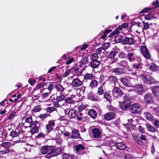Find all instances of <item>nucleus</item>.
Returning a JSON list of instances; mask_svg holds the SVG:
<instances>
[{
    "mask_svg": "<svg viewBox=\"0 0 159 159\" xmlns=\"http://www.w3.org/2000/svg\"><path fill=\"white\" fill-rule=\"evenodd\" d=\"M82 83V82L79 79L76 78L73 80L72 85L73 87H78L80 86Z\"/></svg>",
    "mask_w": 159,
    "mask_h": 159,
    "instance_id": "obj_16",
    "label": "nucleus"
},
{
    "mask_svg": "<svg viewBox=\"0 0 159 159\" xmlns=\"http://www.w3.org/2000/svg\"><path fill=\"white\" fill-rule=\"evenodd\" d=\"M54 83L55 87L57 91L61 93L64 90L65 88L60 84L57 82H55Z\"/></svg>",
    "mask_w": 159,
    "mask_h": 159,
    "instance_id": "obj_21",
    "label": "nucleus"
},
{
    "mask_svg": "<svg viewBox=\"0 0 159 159\" xmlns=\"http://www.w3.org/2000/svg\"><path fill=\"white\" fill-rule=\"evenodd\" d=\"M122 37L120 36H117L115 38V40L116 43H119L121 41Z\"/></svg>",
    "mask_w": 159,
    "mask_h": 159,
    "instance_id": "obj_55",
    "label": "nucleus"
},
{
    "mask_svg": "<svg viewBox=\"0 0 159 159\" xmlns=\"http://www.w3.org/2000/svg\"><path fill=\"white\" fill-rule=\"evenodd\" d=\"M153 124L155 126L158 128L159 127V120H156L154 121Z\"/></svg>",
    "mask_w": 159,
    "mask_h": 159,
    "instance_id": "obj_64",
    "label": "nucleus"
},
{
    "mask_svg": "<svg viewBox=\"0 0 159 159\" xmlns=\"http://www.w3.org/2000/svg\"><path fill=\"white\" fill-rule=\"evenodd\" d=\"M84 80H92L93 75L92 74L87 73L84 76Z\"/></svg>",
    "mask_w": 159,
    "mask_h": 159,
    "instance_id": "obj_38",
    "label": "nucleus"
},
{
    "mask_svg": "<svg viewBox=\"0 0 159 159\" xmlns=\"http://www.w3.org/2000/svg\"><path fill=\"white\" fill-rule=\"evenodd\" d=\"M77 119L78 121H81L82 120L83 118L84 117L83 114L80 113L79 114L77 113Z\"/></svg>",
    "mask_w": 159,
    "mask_h": 159,
    "instance_id": "obj_52",
    "label": "nucleus"
},
{
    "mask_svg": "<svg viewBox=\"0 0 159 159\" xmlns=\"http://www.w3.org/2000/svg\"><path fill=\"white\" fill-rule=\"evenodd\" d=\"M98 56L97 53H94L91 55L90 56V59L91 61H98Z\"/></svg>",
    "mask_w": 159,
    "mask_h": 159,
    "instance_id": "obj_43",
    "label": "nucleus"
},
{
    "mask_svg": "<svg viewBox=\"0 0 159 159\" xmlns=\"http://www.w3.org/2000/svg\"><path fill=\"white\" fill-rule=\"evenodd\" d=\"M75 95H72L71 97L66 98L65 99V102L66 103L69 104L73 103L75 102Z\"/></svg>",
    "mask_w": 159,
    "mask_h": 159,
    "instance_id": "obj_22",
    "label": "nucleus"
},
{
    "mask_svg": "<svg viewBox=\"0 0 159 159\" xmlns=\"http://www.w3.org/2000/svg\"><path fill=\"white\" fill-rule=\"evenodd\" d=\"M65 97L64 95L61 94L59 96H57L56 100L58 102H61L63 101L65 98Z\"/></svg>",
    "mask_w": 159,
    "mask_h": 159,
    "instance_id": "obj_50",
    "label": "nucleus"
},
{
    "mask_svg": "<svg viewBox=\"0 0 159 159\" xmlns=\"http://www.w3.org/2000/svg\"><path fill=\"white\" fill-rule=\"evenodd\" d=\"M111 59L109 61V63L112 64L114 63H116L118 61V59L117 57H114L110 58Z\"/></svg>",
    "mask_w": 159,
    "mask_h": 159,
    "instance_id": "obj_53",
    "label": "nucleus"
},
{
    "mask_svg": "<svg viewBox=\"0 0 159 159\" xmlns=\"http://www.w3.org/2000/svg\"><path fill=\"white\" fill-rule=\"evenodd\" d=\"M74 60V58L73 57H70L67 58V60L66 63V64H69L72 63Z\"/></svg>",
    "mask_w": 159,
    "mask_h": 159,
    "instance_id": "obj_59",
    "label": "nucleus"
},
{
    "mask_svg": "<svg viewBox=\"0 0 159 159\" xmlns=\"http://www.w3.org/2000/svg\"><path fill=\"white\" fill-rule=\"evenodd\" d=\"M54 88L53 85L51 84H49L47 89L50 91L49 93H50L51 91Z\"/></svg>",
    "mask_w": 159,
    "mask_h": 159,
    "instance_id": "obj_63",
    "label": "nucleus"
},
{
    "mask_svg": "<svg viewBox=\"0 0 159 159\" xmlns=\"http://www.w3.org/2000/svg\"><path fill=\"white\" fill-rule=\"evenodd\" d=\"M73 68H71L70 69L67 70L65 73L63 75V76L64 77L67 76L69 75L70 73L72 71Z\"/></svg>",
    "mask_w": 159,
    "mask_h": 159,
    "instance_id": "obj_54",
    "label": "nucleus"
},
{
    "mask_svg": "<svg viewBox=\"0 0 159 159\" xmlns=\"http://www.w3.org/2000/svg\"><path fill=\"white\" fill-rule=\"evenodd\" d=\"M104 98L107 100L110 101L111 100V95L108 92H106L104 95Z\"/></svg>",
    "mask_w": 159,
    "mask_h": 159,
    "instance_id": "obj_46",
    "label": "nucleus"
},
{
    "mask_svg": "<svg viewBox=\"0 0 159 159\" xmlns=\"http://www.w3.org/2000/svg\"><path fill=\"white\" fill-rule=\"evenodd\" d=\"M114 98L118 99L123 95V92L118 87H115L112 91Z\"/></svg>",
    "mask_w": 159,
    "mask_h": 159,
    "instance_id": "obj_3",
    "label": "nucleus"
},
{
    "mask_svg": "<svg viewBox=\"0 0 159 159\" xmlns=\"http://www.w3.org/2000/svg\"><path fill=\"white\" fill-rule=\"evenodd\" d=\"M129 62L134 61L135 59L134 53L130 52L127 54L126 57Z\"/></svg>",
    "mask_w": 159,
    "mask_h": 159,
    "instance_id": "obj_29",
    "label": "nucleus"
},
{
    "mask_svg": "<svg viewBox=\"0 0 159 159\" xmlns=\"http://www.w3.org/2000/svg\"><path fill=\"white\" fill-rule=\"evenodd\" d=\"M25 122L31 124L32 123V117L30 116L26 117L25 119Z\"/></svg>",
    "mask_w": 159,
    "mask_h": 159,
    "instance_id": "obj_51",
    "label": "nucleus"
},
{
    "mask_svg": "<svg viewBox=\"0 0 159 159\" xmlns=\"http://www.w3.org/2000/svg\"><path fill=\"white\" fill-rule=\"evenodd\" d=\"M125 70L123 68L118 67L113 69L111 70L112 73H114L116 75H119L124 73Z\"/></svg>",
    "mask_w": 159,
    "mask_h": 159,
    "instance_id": "obj_15",
    "label": "nucleus"
},
{
    "mask_svg": "<svg viewBox=\"0 0 159 159\" xmlns=\"http://www.w3.org/2000/svg\"><path fill=\"white\" fill-rule=\"evenodd\" d=\"M117 64L120 66L125 68H127L128 66L127 62L125 60H122L120 62H118Z\"/></svg>",
    "mask_w": 159,
    "mask_h": 159,
    "instance_id": "obj_32",
    "label": "nucleus"
},
{
    "mask_svg": "<svg viewBox=\"0 0 159 159\" xmlns=\"http://www.w3.org/2000/svg\"><path fill=\"white\" fill-rule=\"evenodd\" d=\"M89 114L93 118H95L97 116V114L96 111L94 109H91L89 111Z\"/></svg>",
    "mask_w": 159,
    "mask_h": 159,
    "instance_id": "obj_28",
    "label": "nucleus"
},
{
    "mask_svg": "<svg viewBox=\"0 0 159 159\" xmlns=\"http://www.w3.org/2000/svg\"><path fill=\"white\" fill-rule=\"evenodd\" d=\"M150 70L152 71H156L157 70L158 66L155 64H152L150 66Z\"/></svg>",
    "mask_w": 159,
    "mask_h": 159,
    "instance_id": "obj_47",
    "label": "nucleus"
},
{
    "mask_svg": "<svg viewBox=\"0 0 159 159\" xmlns=\"http://www.w3.org/2000/svg\"><path fill=\"white\" fill-rule=\"evenodd\" d=\"M10 152V150L8 148H4L2 150L0 151V152L2 154H4Z\"/></svg>",
    "mask_w": 159,
    "mask_h": 159,
    "instance_id": "obj_56",
    "label": "nucleus"
},
{
    "mask_svg": "<svg viewBox=\"0 0 159 159\" xmlns=\"http://www.w3.org/2000/svg\"><path fill=\"white\" fill-rule=\"evenodd\" d=\"M152 91L155 96L159 98V85L155 86L152 89Z\"/></svg>",
    "mask_w": 159,
    "mask_h": 159,
    "instance_id": "obj_30",
    "label": "nucleus"
},
{
    "mask_svg": "<svg viewBox=\"0 0 159 159\" xmlns=\"http://www.w3.org/2000/svg\"><path fill=\"white\" fill-rule=\"evenodd\" d=\"M144 114L146 119L149 121H152L155 119L153 116L148 112H145Z\"/></svg>",
    "mask_w": 159,
    "mask_h": 159,
    "instance_id": "obj_23",
    "label": "nucleus"
},
{
    "mask_svg": "<svg viewBox=\"0 0 159 159\" xmlns=\"http://www.w3.org/2000/svg\"><path fill=\"white\" fill-rule=\"evenodd\" d=\"M1 146L5 148H11V145L9 142H4L2 143Z\"/></svg>",
    "mask_w": 159,
    "mask_h": 159,
    "instance_id": "obj_42",
    "label": "nucleus"
},
{
    "mask_svg": "<svg viewBox=\"0 0 159 159\" xmlns=\"http://www.w3.org/2000/svg\"><path fill=\"white\" fill-rule=\"evenodd\" d=\"M146 126L147 129L149 131L154 132L155 131V128L152 125L150 124H146Z\"/></svg>",
    "mask_w": 159,
    "mask_h": 159,
    "instance_id": "obj_39",
    "label": "nucleus"
},
{
    "mask_svg": "<svg viewBox=\"0 0 159 159\" xmlns=\"http://www.w3.org/2000/svg\"><path fill=\"white\" fill-rule=\"evenodd\" d=\"M152 7L144 8L140 11V13H142L145 12H148L149 11L153 10L159 7V2L158 0H156L153 2L152 3Z\"/></svg>",
    "mask_w": 159,
    "mask_h": 159,
    "instance_id": "obj_7",
    "label": "nucleus"
},
{
    "mask_svg": "<svg viewBox=\"0 0 159 159\" xmlns=\"http://www.w3.org/2000/svg\"><path fill=\"white\" fill-rule=\"evenodd\" d=\"M140 51L142 54L146 58L149 59L150 58V54L146 46L142 45L141 46Z\"/></svg>",
    "mask_w": 159,
    "mask_h": 159,
    "instance_id": "obj_6",
    "label": "nucleus"
},
{
    "mask_svg": "<svg viewBox=\"0 0 159 159\" xmlns=\"http://www.w3.org/2000/svg\"><path fill=\"white\" fill-rule=\"evenodd\" d=\"M20 133V129L18 128H16L14 131L11 132L10 135L12 137H15L18 136Z\"/></svg>",
    "mask_w": 159,
    "mask_h": 159,
    "instance_id": "obj_35",
    "label": "nucleus"
},
{
    "mask_svg": "<svg viewBox=\"0 0 159 159\" xmlns=\"http://www.w3.org/2000/svg\"><path fill=\"white\" fill-rule=\"evenodd\" d=\"M42 110V106L41 105H37L35 106L31 110L32 113L40 112Z\"/></svg>",
    "mask_w": 159,
    "mask_h": 159,
    "instance_id": "obj_24",
    "label": "nucleus"
},
{
    "mask_svg": "<svg viewBox=\"0 0 159 159\" xmlns=\"http://www.w3.org/2000/svg\"><path fill=\"white\" fill-rule=\"evenodd\" d=\"M120 81L122 84L125 86L128 87H132V85L130 83V81L125 77L120 78Z\"/></svg>",
    "mask_w": 159,
    "mask_h": 159,
    "instance_id": "obj_18",
    "label": "nucleus"
},
{
    "mask_svg": "<svg viewBox=\"0 0 159 159\" xmlns=\"http://www.w3.org/2000/svg\"><path fill=\"white\" fill-rule=\"evenodd\" d=\"M75 148L76 152L78 153L82 154L84 152L85 147L82 144H79L75 145Z\"/></svg>",
    "mask_w": 159,
    "mask_h": 159,
    "instance_id": "obj_13",
    "label": "nucleus"
},
{
    "mask_svg": "<svg viewBox=\"0 0 159 159\" xmlns=\"http://www.w3.org/2000/svg\"><path fill=\"white\" fill-rule=\"evenodd\" d=\"M119 49L116 47L113 48L111 51H110L107 55L109 58H113L116 56L119 51Z\"/></svg>",
    "mask_w": 159,
    "mask_h": 159,
    "instance_id": "obj_11",
    "label": "nucleus"
},
{
    "mask_svg": "<svg viewBox=\"0 0 159 159\" xmlns=\"http://www.w3.org/2000/svg\"><path fill=\"white\" fill-rule=\"evenodd\" d=\"M144 99L147 103H151L153 102V98L151 93H146L144 96Z\"/></svg>",
    "mask_w": 159,
    "mask_h": 159,
    "instance_id": "obj_12",
    "label": "nucleus"
},
{
    "mask_svg": "<svg viewBox=\"0 0 159 159\" xmlns=\"http://www.w3.org/2000/svg\"><path fill=\"white\" fill-rule=\"evenodd\" d=\"M121 27L122 26H119L110 34V35L111 36L114 34H119L120 32V30H122Z\"/></svg>",
    "mask_w": 159,
    "mask_h": 159,
    "instance_id": "obj_41",
    "label": "nucleus"
},
{
    "mask_svg": "<svg viewBox=\"0 0 159 159\" xmlns=\"http://www.w3.org/2000/svg\"><path fill=\"white\" fill-rule=\"evenodd\" d=\"M116 148L119 150H124L126 147V145L122 143H118L116 144Z\"/></svg>",
    "mask_w": 159,
    "mask_h": 159,
    "instance_id": "obj_34",
    "label": "nucleus"
},
{
    "mask_svg": "<svg viewBox=\"0 0 159 159\" xmlns=\"http://www.w3.org/2000/svg\"><path fill=\"white\" fill-rule=\"evenodd\" d=\"M49 116V114L47 113H45L43 114H41L39 115V117L42 118H45Z\"/></svg>",
    "mask_w": 159,
    "mask_h": 159,
    "instance_id": "obj_60",
    "label": "nucleus"
},
{
    "mask_svg": "<svg viewBox=\"0 0 159 159\" xmlns=\"http://www.w3.org/2000/svg\"><path fill=\"white\" fill-rule=\"evenodd\" d=\"M88 57H84L78 63V66L80 67H81L84 65H85L87 63Z\"/></svg>",
    "mask_w": 159,
    "mask_h": 159,
    "instance_id": "obj_27",
    "label": "nucleus"
},
{
    "mask_svg": "<svg viewBox=\"0 0 159 159\" xmlns=\"http://www.w3.org/2000/svg\"><path fill=\"white\" fill-rule=\"evenodd\" d=\"M77 113V111L74 109H71L69 110L68 115L70 118H73L76 116Z\"/></svg>",
    "mask_w": 159,
    "mask_h": 159,
    "instance_id": "obj_20",
    "label": "nucleus"
},
{
    "mask_svg": "<svg viewBox=\"0 0 159 159\" xmlns=\"http://www.w3.org/2000/svg\"><path fill=\"white\" fill-rule=\"evenodd\" d=\"M98 84V81L95 80H91L89 87L91 89H93L96 88Z\"/></svg>",
    "mask_w": 159,
    "mask_h": 159,
    "instance_id": "obj_25",
    "label": "nucleus"
},
{
    "mask_svg": "<svg viewBox=\"0 0 159 159\" xmlns=\"http://www.w3.org/2000/svg\"><path fill=\"white\" fill-rule=\"evenodd\" d=\"M153 17V16L152 14H149L146 15L145 16V19L147 20H151Z\"/></svg>",
    "mask_w": 159,
    "mask_h": 159,
    "instance_id": "obj_61",
    "label": "nucleus"
},
{
    "mask_svg": "<svg viewBox=\"0 0 159 159\" xmlns=\"http://www.w3.org/2000/svg\"><path fill=\"white\" fill-rule=\"evenodd\" d=\"M130 102L129 97L127 96H125L123 97V102L121 103H130Z\"/></svg>",
    "mask_w": 159,
    "mask_h": 159,
    "instance_id": "obj_45",
    "label": "nucleus"
},
{
    "mask_svg": "<svg viewBox=\"0 0 159 159\" xmlns=\"http://www.w3.org/2000/svg\"><path fill=\"white\" fill-rule=\"evenodd\" d=\"M98 98V97L96 96L93 93H90L88 96V99L89 100L93 101H97Z\"/></svg>",
    "mask_w": 159,
    "mask_h": 159,
    "instance_id": "obj_36",
    "label": "nucleus"
},
{
    "mask_svg": "<svg viewBox=\"0 0 159 159\" xmlns=\"http://www.w3.org/2000/svg\"><path fill=\"white\" fill-rule=\"evenodd\" d=\"M71 136L75 139L80 137V135L79 131L76 129L73 130L72 132Z\"/></svg>",
    "mask_w": 159,
    "mask_h": 159,
    "instance_id": "obj_33",
    "label": "nucleus"
},
{
    "mask_svg": "<svg viewBox=\"0 0 159 159\" xmlns=\"http://www.w3.org/2000/svg\"><path fill=\"white\" fill-rule=\"evenodd\" d=\"M129 104L130 103H120V105L122 110H125L129 108L130 106Z\"/></svg>",
    "mask_w": 159,
    "mask_h": 159,
    "instance_id": "obj_37",
    "label": "nucleus"
},
{
    "mask_svg": "<svg viewBox=\"0 0 159 159\" xmlns=\"http://www.w3.org/2000/svg\"><path fill=\"white\" fill-rule=\"evenodd\" d=\"M117 81V78L115 76H110L108 77V79L103 83L102 85H104L106 81L108 82L110 84L115 85Z\"/></svg>",
    "mask_w": 159,
    "mask_h": 159,
    "instance_id": "obj_17",
    "label": "nucleus"
},
{
    "mask_svg": "<svg viewBox=\"0 0 159 159\" xmlns=\"http://www.w3.org/2000/svg\"><path fill=\"white\" fill-rule=\"evenodd\" d=\"M132 89L136 91L137 93L140 94L142 93L143 88L142 85L137 84L133 86Z\"/></svg>",
    "mask_w": 159,
    "mask_h": 159,
    "instance_id": "obj_9",
    "label": "nucleus"
},
{
    "mask_svg": "<svg viewBox=\"0 0 159 159\" xmlns=\"http://www.w3.org/2000/svg\"><path fill=\"white\" fill-rule=\"evenodd\" d=\"M140 63L133 64L132 67V70L137 71L141 69L142 67Z\"/></svg>",
    "mask_w": 159,
    "mask_h": 159,
    "instance_id": "obj_31",
    "label": "nucleus"
},
{
    "mask_svg": "<svg viewBox=\"0 0 159 159\" xmlns=\"http://www.w3.org/2000/svg\"><path fill=\"white\" fill-rule=\"evenodd\" d=\"M30 126L31 127L30 131L32 134H34L39 132V124L38 121H34L30 124Z\"/></svg>",
    "mask_w": 159,
    "mask_h": 159,
    "instance_id": "obj_2",
    "label": "nucleus"
},
{
    "mask_svg": "<svg viewBox=\"0 0 159 159\" xmlns=\"http://www.w3.org/2000/svg\"><path fill=\"white\" fill-rule=\"evenodd\" d=\"M100 64V61H91L90 62V66L93 68L98 67Z\"/></svg>",
    "mask_w": 159,
    "mask_h": 159,
    "instance_id": "obj_26",
    "label": "nucleus"
},
{
    "mask_svg": "<svg viewBox=\"0 0 159 159\" xmlns=\"http://www.w3.org/2000/svg\"><path fill=\"white\" fill-rule=\"evenodd\" d=\"M111 43H106L102 44V49L103 50H106L110 47Z\"/></svg>",
    "mask_w": 159,
    "mask_h": 159,
    "instance_id": "obj_48",
    "label": "nucleus"
},
{
    "mask_svg": "<svg viewBox=\"0 0 159 159\" xmlns=\"http://www.w3.org/2000/svg\"><path fill=\"white\" fill-rule=\"evenodd\" d=\"M142 79L143 81L148 84H150L153 81V79L151 76L144 74L142 75Z\"/></svg>",
    "mask_w": 159,
    "mask_h": 159,
    "instance_id": "obj_8",
    "label": "nucleus"
},
{
    "mask_svg": "<svg viewBox=\"0 0 159 159\" xmlns=\"http://www.w3.org/2000/svg\"><path fill=\"white\" fill-rule=\"evenodd\" d=\"M115 116V114L112 112H110L107 113L104 116V119L107 120H109L114 119Z\"/></svg>",
    "mask_w": 159,
    "mask_h": 159,
    "instance_id": "obj_19",
    "label": "nucleus"
},
{
    "mask_svg": "<svg viewBox=\"0 0 159 159\" xmlns=\"http://www.w3.org/2000/svg\"><path fill=\"white\" fill-rule=\"evenodd\" d=\"M136 41L133 37H125L122 40V44L124 45H132L135 44Z\"/></svg>",
    "mask_w": 159,
    "mask_h": 159,
    "instance_id": "obj_5",
    "label": "nucleus"
},
{
    "mask_svg": "<svg viewBox=\"0 0 159 159\" xmlns=\"http://www.w3.org/2000/svg\"><path fill=\"white\" fill-rule=\"evenodd\" d=\"M55 125V122L54 121L51 120L48 121V124L46 125V128L47 133H49L52 130L53 127Z\"/></svg>",
    "mask_w": 159,
    "mask_h": 159,
    "instance_id": "obj_10",
    "label": "nucleus"
},
{
    "mask_svg": "<svg viewBox=\"0 0 159 159\" xmlns=\"http://www.w3.org/2000/svg\"><path fill=\"white\" fill-rule=\"evenodd\" d=\"M134 138L138 144L141 145L143 144V142L142 141V140L141 139H140L137 136H134Z\"/></svg>",
    "mask_w": 159,
    "mask_h": 159,
    "instance_id": "obj_44",
    "label": "nucleus"
},
{
    "mask_svg": "<svg viewBox=\"0 0 159 159\" xmlns=\"http://www.w3.org/2000/svg\"><path fill=\"white\" fill-rule=\"evenodd\" d=\"M104 93V90L102 86H101L98 89L97 93L98 95H102Z\"/></svg>",
    "mask_w": 159,
    "mask_h": 159,
    "instance_id": "obj_49",
    "label": "nucleus"
},
{
    "mask_svg": "<svg viewBox=\"0 0 159 159\" xmlns=\"http://www.w3.org/2000/svg\"><path fill=\"white\" fill-rule=\"evenodd\" d=\"M118 57L120 58H125L126 56V54L124 52H121L118 54Z\"/></svg>",
    "mask_w": 159,
    "mask_h": 159,
    "instance_id": "obj_57",
    "label": "nucleus"
},
{
    "mask_svg": "<svg viewBox=\"0 0 159 159\" xmlns=\"http://www.w3.org/2000/svg\"><path fill=\"white\" fill-rule=\"evenodd\" d=\"M55 108L53 107H47L46 110L49 113H51L55 110Z\"/></svg>",
    "mask_w": 159,
    "mask_h": 159,
    "instance_id": "obj_58",
    "label": "nucleus"
},
{
    "mask_svg": "<svg viewBox=\"0 0 159 159\" xmlns=\"http://www.w3.org/2000/svg\"><path fill=\"white\" fill-rule=\"evenodd\" d=\"M41 91L39 89H36L34 90V93L36 94L35 95H34L33 98H34L35 99H38L39 97L40 96V93Z\"/></svg>",
    "mask_w": 159,
    "mask_h": 159,
    "instance_id": "obj_40",
    "label": "nucleus"
},
{
    "mask_svg": "<svg viewBox=\"0 0 159 159\" xmlns=\"http://www.w3.org/2000/svg\"><path fill=\"white\" fill-rule=\"evenodd\" d=\"M130 110L132 113H138L142 111V108L139 105L134 104L130 106Z\"/></svg>",
    "mask_w": 159,
    "mask_h": 159,
    "instance_id": "obj_4",
    "label": "nucleus"
},
{
    "mask_svg": "<svg viewBox=\"0 0 159 159\" xmlns=\"http://www.w3.org/2000/svg\"><path fill=\"white\" fill-rule=\"evenodd\" d=\"M57 151L59 150V152H57L56 150L53 147L51 146H44L42 147L40 149L41 152L43 154H47V157L50 158L53 156H56L60 153L61 149L60 148L56 149Z\"/></svg>",
    "mask_w": 159,
    "mask_h": 159,
    "instance_id": "obj_1",
    "label": "nucleus"
},
{
    "mask_svg": "<svg viewBox=\"0 0 159 159\" xmlns=\"http://www.w3.org/2000/svg\"><path fill=\"white\" fill-rule=\"evenodd\" d=\"M92 133L94 138H99L101 134V130L97 128H94L92 129Z\"/></svg>",
    "mask_w": 159,
    "mask_h": 159,
    "instance_id": "obj_14",
    "label": "nucleus"
},
{
    "mask_svg": "<svg viewBox=\"0 0 159 159\" xmlns=\"http://www.w3.org/2000/svg\"><path fill=\"white\" fill-rule=\"evenodd\" d=\"M153 111L154 113L159 116V108H153Z\"/></svg>",
    "mask_w": 159,
    "mask_h": 159,
    "instance_id": "obj_62",
    "label": "nucleus"
}]
</instances>
